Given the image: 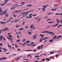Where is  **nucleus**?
Wrapping results in <instances>:
<instances>
[{
  "label": "nucleus",
  "mask_w": 62,
  "mask_h": 62,
  "mask_svg": "<svg viewBox=\"0 0 62 62\" xmlns=\"http://www.w3.org/2000/svg\"><path fill=\"white\" fill-rule=\"evenodd\" d=\"M48 5H43L42 6V7L43 8H42V11H45V8H46V7H48Z\"/></svg>",
  "instance_id": "obj_1"
},
{
  "label": "nucleus",
  "mask_w": 62,
  "mask_h": 62,
  "mask_svg": "<svg viewBox=\"0 0 62 62\" xmlns=\"http://www.w3.org/2000/svg\"><path fill=\"white\" fill-rule=\"evenodd\" d=\"M34 10H31L30 11H29L28 12H25V14H27V13H28V14L29 13V12H32V11H34Z\"/></svg>",
  "instance_id": "obj_2"
},
{
  "label": "nucleus",
  "mask_w": 62,
  "mask_h": 62,
  "mask_svg": "<svg viewBox=\"0 0 62 62\" xmlns=\"http://www.w3.org/2000/svg\"><path fill=\"white\" fill-rule=\"evenodd\" d=\"M58 25V23H57L56 25H51V27H56Z\"/></svg>",
  "instance_id": "obj_3"
},
{
  "label": "nucleus",
  "mask_w": 62,
  "mask_h": 62,
  "mask_svg": "<svg viewBox=\"0 0 62 62\" xmlns=\"http://www.w3.org/2000/svg\"><path fill=\"white\" fill-rule=\"evenodd\" d=\"M5 28H6L5 29H3L2 30H1L2 31H6V30H9V29H8V28L7 27H6Z\"/></svg>",
  "instance_id": "obj_4"
},
{
  "label": "nucleus",
  "mask_w": 62,
  "mask_h": 62,
  "mask_svg": "<svg viewBox=\"0 0 62 62\" xmlns=\"http://www.w3.org/2000/svg\"><path fill=\"white\" fill-rule=\"evenodd\" d=\"M29 17L28 18V19H30H30H31V18H32V14H30L29 15Z\"/></svg>",
  "instance_id": "obj_5"
},
{
  "label": "nucleus",
  "mask_w": 62,
  "mask_h": 62,
  "mask_svg": "<svg viewBox=\"0 0 62 62\" xmlns=\"http://www.w3.org/2000/svg\"><path fill=\"white\" fill-rule=\"evenodd\" d=\"M57 37V36H54L53 37V39L54 40V39H55L56 38V37Z\"/></svg>",
  "instance_id": "obj_6"
},
{
  "label": "nucleus",
  "mask_w": 62,
  "mask_h": 62,
  "mask_svg": "<svg viewBox=\"0 0 62 62\" xmlns=\"http://www.w3.org/2000/svg\"><path fill=\"white\" fill-rule=\"evenodd\" d=\"M56 21L58 23H60V21H59V20H58V19H56Z\"/></svg>",
  "instance_id": "obj_7"
},
{
  "label": "nucleus",
  "mask_w": 62,
  "mask_h": 62,
  "mask_svg": "<svg viewBox=\"0 0 62 62\" xmlns=\"http://www.w3.org/2000/svg\"><path fill=\"white\" fill-rule=\"evenodd\" d=\"M19 11L18 10H16L14 11V13H18V12H19Z\"/></svg>",
  "instance_id": "obj_8"
},
{
  "label": "nucleus",
  "mask_w": 62,
  "mask_h": 62,
  "mask_svg": "<svg viewBox=\"0 0 62 62\" xmlns=\"http://www.w3.org/2000/svg\"><path fill=\"white\" fill-rule=\"evenodd\" d=\"M7 38L8 39H9V40H10V39L11 40H12V38H10L8 37Z\"/></svg>",
  "instance_id": "obj_9"
},
{
  "label": "nucleus",
  "mask_w": 62,
  "mask_h": 62,
  "mask_svg": "<svg viewBox=\"0 0 62 62\" xmlns=\"http://www.w3.org/2000/svg\"><path fill=\"white\" fill-rule=\"evenodd\" d=\"M26 42L27 43H30V41L27 40L26 41Z\"/></svg>",
  "instance_id": "obj_10"
},
{
  "label": "nucleus",
  "mask_w": 62,
  "mask_h": 62,
  "mask_svg": "<svg viewBox=\"0 0 62 62\" xmlns=\"http://www.w3.org/2000/svg\"><path fill=\"white\" fill-rule=\"evenodd\" d=\"M40 46H39L37 47V48L39 50L40 49Z\"/></svg>",
  "instance_id": "obj_11"
},
{
  "label": "nucleus",
  "mask_w": 62,
  "mask_h": 62,
  "mask_svg": "<svg viewBox=\"0 0 62 62\" xmlns=\"http://www.w3.org/2000/svg\"><path fill=\"white\" fill-rule=\"evenodd\" d=\"M7 11L6 10H5L4 11H3V12H2V13H4L5 14V13H7Z\"/></svg>",
  "instance_id": "obj_12"
},
{
  "label": "nucleus",
  "mask_w": 62,
  "mask_h": 62,
  "mask_svg": "<svg viewBox=\"0 0 62 62\" xmlns=\"http://www.w3.org/2000/svg\"><path fill=\"white\" fill-rule=\"evenodd\" d=\"M56 9H57V8H56L55 9H52L51 10L52 11H55V10H56Z\"/></svg>",
  "instance_id": "obj_13"
},
{
  "label": "nucleus",
  "mask_w": 62,
  "mask_h": 62,
  "mask_svg": "<svg viewBox=\"0 0 62 62\" xmlns=\"http://www.w3.org/2000/svg\"><path fill=\"white\" fill-rule=\"evenodd\" d=\"M49 39V37H46V38H44L42 39V40H45V39Z\"/></svg>",
  "instance_id": "obj_14"
},
{
  "label": "nucleus",
  "mask_w": 62,
  "mask_h": 62,
  "mask_svg": "<svg viewBox=\"0 0 62 62\" xmlns=\"http://www.w3.org/2000/svg\"><path fill=\"white\" fill-rule=\"evenodd\" d=\"M55 14V15H62V13H61V14L56 13Z\"/></svg>",
  "instance_id": "obj_15"
},
{
  "label": "nucleus",
  "mask_w": 62,
  "mask_h": 62,
  "mask_svg": "<svg viewBox=\"0 0 62 62\" xmlns=\"http://www.w3.org/2000/svg\"><path fill=\"white\" fill-rule=\"evenodd\" d=\"M0 23H1V24H5V22H0Z\"/></svg>",
  "instance_id": "obj_16"
},
{
  "label": "nucleus",
  "mask_w": 62,
  "mask_h": 62,
  "mask_svg": "<svg viewBox=\"0 0 62 62\" xmlns=\"http://www.w3.org/2000/svg\"><path fill=\"white\" fill-rule=\"evenodd\" d=\"M21 20L20 19L17 20H16L14 22V23H15V22H18V21H19V20Z\"/></svg>",
  "instance_id": "obj_17"
},
{
  "label": "nucleus",
  "mask_w": 62,
  "mask_h": 62,
  "mask_svg": "<svg viewBox=\"0 0 62 62\" xmlns=\"http://www.w3.org/2000/svg\"><path fill=\"white\" fill-rule=\"evenodd\" d=\"M25 28H26L27 29H28L29 28V27L27 26H26L25 27Z\"/></svg>",
  "instance_id": "obj_18"
},
{
  "label": "nucleus",
  "mask_w": 62,
  "mask_h": 62,
  "mask_svg": "<svg viewBox=\"0 0 62 62\" xmlns=\"http://www.w3.org/2000/svg\"><path fill=\"white\" fill-rule=\"evenodd\" d=\"M24 29V28H20L18 29V30H23V29Z\"/></svg>",
  "instance_id": "obj_19"
},
{
  "label": "nucleus",
  "mask_w": 62,
  "mask_h": 62,
  "mask_svg": "<svg viewBox=\"0 0 62 62\" xmlns=\"http://www.w3.org/2000/svg\"><path fill=\"white\" fill-rule=\"evenodd\" d=\"M33 26V24H31V25L30 26V28L31 29L32 28V27Z\"/></svg>",
  "instance_id": "obj_20"
},
{
  "label": "nucleus",
  "mask_w": 62,
  "mask_h": 62,
  "mask_svg": "<svg viewBox=\"0 0 62 62\" xmlns=\"http://www.w3.org/2000/svg\"><path fill=\"white\" fill-rule=\"evenodd\" d=\"M7 46L8 47H9V48H11V46L9 45V44H8Z\"/></svg>",
  "instance_id": "obj_21"
},
{
  "label": "nucleus",
  "mask_w": 62,
  "mask_h": 62,
  "mask_svg": "<svg viewBox=\"0 0 62 62\" xmlns=\"http://www.w3.org/2000/svg\"><path fill=\"white\" fill-rule=\"evenodd\" d=\"M61 38V36H58L57 37V38L56 39H59V38Z\"/></svg>",
  "instance_id": "obj_22"
},
{
  "label": "nucleus",
  "mask_w": 62,
  "mask_h": 62,
  "mask_svg": "<svg viewBox=\"0 0 62 62\" xmlns=\"http://www.w3.org/2000/svg\"><path fill=\"white\" fill-rule=\"evenodd\" d=\"M53 14V13H52L49 12L47 13V15H49L50 14Z\"/></svg>",
  "instance_id": "obj_23"
},
{
  "label": "nucleus",
  "mask_w": 62,
  "mask_h": 62,
  "mask_svg": "<svg viewBox=\"0 0 62 62\" xmlns=\"http://www.w3.org/2000/svg\"><path fill=\"white\" fill-rule=\"evenodd\" d=\"M3 60L4 59V60H6L7 59V58L6 57H4L2 58Z\"/></svg>",
  "instance_id": "obj_24"
},
{
  "label": "nucleus",
  "mask_w": 62,
  "mask_h": 62,
  "mask_svg": "<svg viewBox=\"0 0 62 62\" xmlns=\"http://www.w3.org/2000/svg\"><path fill=\"white\" fill-rule=\"evenodd\" d=\"M42 39H40L39 40V42H42Z\"/></svg>",
  "instance_id": "obj_25"
},
{
  "label": "nucleus",
  "mask_w": 62,
  "mask_h": 62,
  "mask_svg": "<svg viewBox=\"0 0 62 62\" xmlns=\"http://www.w3.org/2000/svg\"><path fill=\"white\" fill-rule=\"evenodd\" d=\"M30 51H33V50H26L25 51V52H29Z\"/></svg>",
  "instance_id": "obj_26"
},
{
  "label": "nucleus",
  "mask_w": 62,
  "mask_h": 62,
  "mask_svg": "<svg viewBox=\"0 0 62 62\" xmlns=\"http://www.w3.org/2000/svg\"><path fill=\"white\" fill-rule=\"evenodd\" d=\"M29 7H33V5L32 4H29Z\"/></svg>",
  "instance_id": "obj_27"
},
{
  "label": "nucleus",
  "mask_w": 62,
  "mask_h": 62,
  "mask_svg": "<svg viewBox=\"0 0 62 62\" xmlns=\"http://www.w3.org/2000/svg\"><path fill=\"white\" fill-rule=\"evenodd\" d=\"M54 52H50V54H54Z\"/></svg>",
  "instance_id": "obj_28"
},
{
  "label": "nucleus",
  "mask_w": 62,
  "mask_h": 62,
  "mask_svg": "<svg viewBox=\"0 0 62 62\" xmlns=\"http://www.w3.org/2000/svg\"><path fill=\"white\" fill-rule=\"evenodd\" d=\"M46 33V31H44L41 32V33Z\"/></svg>",
  "instance_id": "obj_29"
},
{
  "label": "nucleus",
  "mask_w": 62,
  "mask_h": 62,
  "mask_svg": "<svg viewBox=\"0 0 62 62\" xmlns=\"http://www.w3.org/2000/svg\"><path fill=\"white\" fill-rule=\"evenodd\" d=\"M53 41V39L50 40H49V41L50 42H52V41Z\"/></svg>",
  "instance_id": "obj_30"
},
{
  "label": "nucleus",
  "mask_w": 62,
  "mask_h": 62,
  "mask_svg": "<svg viewBox=\"0 0 62 62\" xmlns=\"http://www.w3.org/2000/svg\"><path fill=\"white\" fill-rule=\"evenodd\" d=\"M62 26V25H60L58 26L57 27V28H59V27H60V26Z\"/></svg>",
  "instance_id": "obj_31"
},
{
  "label": "nucleus",
  "mask_w": 62,
  "mask_h": 62,
  "mask_svg": "<svg viewBox=\"0 0 62 62\" xmlns=\"http://www.w3.org/2000/svg\"><path fill=\"white\" fill-rule=\"evenodd\" d=\"M21 4H23V5L25 4V3L23 2H22L21 3Z\"/></svg>",
  "instance_id": "obj_32"
},
{
  "label": "nucleus",
  "mask_w": 62,
  "mask_h": 62,
  "mask_svg": "<svg viewBox=\"0 0 62 62\" xmlns=\"http://www.w3.org/2000/svg\"><path fill=\"white\" fill-rule=\"evenodd\" d=\"M20 40L18 39L16 41V42H20Z\"/></svg>",
  "instance_id": "obj_33"
},
{
  "label": "nucleus",
  "mask_w": 62,
  "mask_h": 62,
  "mask_svg": "<svg viewBox=\"0 0 62 62\" xmlns=\"http://www.w3.org/2000/svg\"><path fill=\"white\" fill-rule=\"evenodd\" d=\"M34 57H35L37 58L38 57H39V55L35 56H34Z\"/></svg>",
  "instance_id": "obj_34"
},
{
  "label": "nucleus",
  "mask_w": 62,
  "mask_h": 62,
  "mask_svg": "<svg viewBox=\"0 0 62 62\" xmlns=\"http://www.w3.org/2000/svg\"><path fill=\"white\" fill-rule=\"evenodd\" d=\"M41 19V18H40L38 20V22H39Z\"/></svg>",
  "instance_id": "obj_35"
},
{
  "label": "nucleus",
  "mask_w": 62,
  "mask_h": 62,
  "mask_svg": "<svg viewBox=\"0 0 62 62\" xmlns=\"http://www.w3.org/2000/svg\"><path fill=\"white\" fill-rule=\"evenodd\" d=\"M10 19L9 20V21H10V20H12V18H13V17H10Z\"/></svg>",
  "instance_id": "obj_36"
},
{
  "label": "nucleus",
  "mask_w": 62,
  "mask_h": 62,
  "mask_svg": "<svg viewBox=\"0 0 62 62\" xmlns=\"http://www.w3.org/2000/svg\"><path fill=\"white\" fill-rule=\"evenodd\" d=\"M3 46V44L2 43H0V46Z\"/></svg>",
  "instance_id": "obj_37"
},
{
  "label": "nucleus",
  "mask_w": 62,
  "mask_h": 62,
  "mask_svg": "<svg viewBox=\"0 0 62 62\" xmlns=\"http://www.w3.org/2000/svg\"><path fill=\"white\" fill-rule=\"evenodd\" d=\"M16 8V7H14L13 8H11V9L12 10V9H14V8Z\"/></svg>",
  "instance_id": "obj_38"
},
{
  "label": "nucleus",
  "mask_w": 62,
  "mask_h": 62,
  "mask_svg": "<svg viewBox=\"0 0 62 62\" xmlns=\"http://www.w3.org/2000/svg\"><path fill=\"white\" fill-rule=\"evenodd\" d=\"M28 34H29L30 35H32V33H31V32H29L28 33Z\"/></svg>",
  "instance_id": "obj_39"
},
{
  "label": "nucleus",
  "mask_w": 62,
  "mask_h": 62,
  "mask_svg": "<svg viewBox=\"0 0 62 62\" xmlns=\"http://www.w3.org/2000/svg\"><path fill=\"white\" fill-rule=\"evenodd\" d=\"M3 40H4V41H6V39H5V38L4 37H3Z\"/></svg>",
  "instance_id": "obj_40"
},
{
  "label": "nucleus",
  "mask_w": 62,
  "mask_h": 62,
  "mask_svg": "<svg viewBox=\"0 0 62 62\" xmlns=\"http://www.w3.org/2000/svg\"><path fill=\"white\" fill-rule=\"evenodd\" d=\"M55 55L56 56V58H57L58 57V54H56Z\"/></svg>",
  "instance_id": "obj_41"
},
{
  "label": "nucleus",
  "mask_w": 62,
  "mask_h": 62,
  "mask_svg": "<svg viewBox=\"0 0 62 62\" xmlns=\"http://www.w3.org/2000/svg\"><path fill=\"white\" fill-rule=\"evenodd\" d=\"M3 38V35H1L0 36V38Z\"/></svg>",
  "instance_id": "obj_42"
},
{
  "label": "nucleus",
  "mask_w": 62,
  "mask_h": 62,
  "mask_svg": "<svg viewBox=\"0 0 62 62\" xmlns=\"http://www.w3.org/2000/svg\"><path fill=\"white\" fill-rule=\"evenodd\" d=\"M27 9H28V8L26 9H25L23 10L22 11H24V10H27Z\"/></svg>",
  "instance_id": "obj_43"
},
{
  "label": "nucleus",
  "mask_w": 62,
  "mask_h": 62,
  "mask_svg": "<svg viewBox=\"0 0 62 62\" xmlns=\"http://www.w3.org/2000/svg\"><path fill=\"white\" fill-rule=\"evenodd\" d=\"M3 49L4 50V51H7V50L6 49H5V48H3Z\"/></svg>",
  "instance_id": "obj_44"
},
{
  "label": "nucleus",
  "mask_w": 62,
  "mask_h": 62,
  "mask_svg": "<svg viewBox=\"0 0 62 62\" xmlns=\"http://www.w3.org/2000/svg\"><path fill=\"white\" fill-rule=\"evenodd\" d=\"M15 27H16V28H18V27H19V26H18V25H16Z\"/></svg>",
  "instance_id": "obj_45"
},
{
  "label": "nucleus",
  "mask_w": 62,
  "mask_h": 62,
  "mask_svg": "<svg viewBox=\"0 0 62 62\" xmlns=\"http://www.w3.org/2000/svg\"><path fill=\"white\" fill-rule=\"evenodd\" d=\"M44 36V35L43 34H42V36L41 37V39H43V37Z\"/></svg>",
  "instance_id": "obj_46"
},
{
  "label": "nucleus",
  "mask_w": 62,
  "mask_h": 62,
  "mask_svg": "<svg viewBox=\"0 0 62 62\" xmlns=\"http://www.w3.org/2000/svg\"><path fill=\"white\" fill-rule=\"evenodd\" d=\"M46 33H48V34H49V32L48 31H46Z\"/></svg>",
  "instance_id": "obj_47"
},
{
  "label": "nucleus",
  "mask_w": 62,
  "mask_h": 62,
  "mask_svg": "<svg viewBox=\"0 0 62 62\" xmlns=\"http://www.w3.org/2000/svg\"><path fill=\"white\" fill-rule=\"evenodd\" d=\"M37 15H34V14H33L32 15V16H34V17L35 16H37Z\"/></svg>",
  "instance_id": "obj_48"
},
{
  "label": "nucleus",
  "mask_w": 62,
  "mask_h": 62,
  "mask_svg": "<svg viewBox=\"0 0 62 62\" xmlns=\"http://www.w3.org/2000/svg\"><path fill=\"white\" fill-rule=\"evenodd\" d=\"M17 51H21V50L19 48H18L17 49Z\"/></svg>",
  "instance_id": "obj_49"
},
{
  "label": "nucleus",
  "mask_w": 62,
  "mask_h": 62,
  "mask_svg": "<svg viewBox=\"0 0 62 62\" xmlns=\"http://www.w3.org/2000/svg\"><path fill=\"white\" fill-rule=\"evenodd\" d=\"M9 38H12V36L11 35H9Z\"/></svg>",
  "instance_id": "obj_50"
},
{
  "label": "nucleus",
  "mask_w": 62,
  "mask_h": 62,
  "mask_svg": "<svg viewBox=\"0 0 62 62\" xmlns=\"http://www.w3.org/2000/svg\"><path fill=\"white\" fill-rule=\"evenodd\" d=\"M15 46L16 47V48H18V46H17V45L16 44H15Z\"/></svg>",
  "instance_id": "obj_51"
},
{
  "label": "nucleus",
  "mask_w": 62,
  "mask_h": 62,
  "mask_svg": "<svg viewBox=\"0 0 62 62\" xmlns=\"http://www.w3.org/2000/svg\"><path fill=\"white\" fill-rule=\"evenodd\" d=\"M31 44V45H33V44H34V42H31V43H30Z\"/></svg>",
  "instance_id": "obj_52"
},
{
  "label": "nucleus",
  "mask_w": 62,
  "mask_h": 62,
  "mask_svg": "<svg viewBox=\"0 0 62 62\" xmlns=\"http://www.w3.org/2000/svg\"><path fill=\"white\" fill-rule=\"evenodd\" d=\"M27 46H29V45H30V46H31V45L29 44H27Z\"/></svg>",
  "instance_id": "obj_53"
},
{
  "label": "nucleus",
  "mask_w": 62,
  "mask_h": 62,
  "mask_svg": "<svg viewBox=\"0 0 62 62\" xmlns=\"http://www.w3.org/2000/svg\"><path fill=\"white\" fill-rule=\"evenodd\" d=\"M19 35H17V39H19Z\"/></svg>",
  "instance_id": "obj_54"
},
{
  "label": "nucleus",
  "mask_w": 62,
  "mask_h": 62,
  "mask_svg": "<svg viewBox=\"0 0 62 62\" xmlns=\"http://www.w3.org/2000/svg\"><path fill=\"white\" fill-rule=\"evenodd\" d=\"M0 5H1V6H4L5 5V4L4 3L3 4H0Z\"/></svg>",
  "instance_id": "obj_55"
},
{
  "label": "nucleus",
  "mask_w": 62,
  "mask_h": 62,
  "mask_svg": "<svg viewBox=\"0 0 62 62\" xmlns=\"http://www.w3.org/2000/svg\"><path fill=\"white\" fill-rule=\"evenodd\" d=\"M36 45L35 44H34L32 46H36Z\"/></svg>",
  "instance_id": "obj_56"
},
{
  "label": "nucleus",
  "mask_w": 62,
  "mask_h": 62,
  "mask_svg": "<svg viewBox=\"0 0 62 62\" xmlns=\"http://www.w3.org/2000/svg\"><path fill=\"white\" fill-rule=\"evenodd\" d=\"M36 51H37L36 49H35L33 51V52H36Z\"/></svg>",
  "instance_id": "obj_57"
},
{
  "label": "nucleus",
  "mask_w": 62,
  "mask_h": 62,
  "mask_svg": "<svg viewBox=\"0 0 62 62\" xmlns=\"http://www.w3.org/2000/svg\"><path fill=\"white\" fill-rule=\"evenodd\" d=\"M16 35L19 34V32H16Z\"/></svg>",
  "instance_id": "obj_58"
},
{
  "label": "nucleus",
  "mask_w": 62,
  "mask_h": 62,
  "mask_svg": "<svg viewBox=\"0 0 62 62\" xmlns=\"http://www.w3.org/2000/svg\"><path fill=\"white\" fill-rule=\"evenodd\" d=\"M8 14H6L5 15V16H8Z\"/></svg>",
  "instance_id": "obj_59"
},
{
  "label": "nucleus",
  "mask_w": 62,
  "mask_h": 62,
  "mask_svg": "<svg viewBox=\"0 0 62 62\" xmlns=\"http://www.w3.org/2000/svg\"><path fill=\"white\" fill-rule=\"evenodd\" d=\"M53 32H49V34H51L52 33H53Z\"/></svg>",
  "instance_id": "obj_60"
},
{
  "label": "nucleus",
  "mask_w": 62,
  "mask_h": 62,
  "mask_svg": "<svg viewBox=\"0 0 62 62\" xmlns=\"http://www.w3.org/2000/svg\"><path fill=\"white\" fill-rule=\"evenodd\" d=\"M13 16L14 17H16V16L15 15H13Z\"/></svg>",
  "instance_id": "obj_61"
},
{
  "label": "nucleus",
  "mask_w": 62,
  "mask_h": 62,
  "mask_svg": "<svg viewBox=\"0 0 62 62\" xmlns=\"http://www.w3.org/2000/svg\"><path fill=\"white\" fill-rule=\"evenodd\" d=\"M47 39H46L45 41H44V42H46V41H47Z\"/></svg>",
  "instance_id": "obj_62"
},
{
  "label": "nucleus",
  "mask_w": 62,
  "mask_h": 62,
  "mask_svg": "<svg viewBox=\"0 0 62 62\" xmlns=\"http://www.w3.org/2000/svg\"><path fill=\"white\" fill-rule=\"evenodd\" d=\"M28 14V13H27V14H26L25 16H23V17H25V16H27V15Z\"/></svg>",
  "instance_id": "obj_63"
},
{
  "label": "nucleus",
  "mask_w": 62,
  "mask_h": 62,
  "mask_svg": "<svg viewBox=\"0 0 62 62\" xmlns=\"http://www.w3.org/2000/svg\"><path fill=\"white\" fill-rule=\"evenodd\" d=\"M60 22L62 24V20H61Z\"/></svg>",
  "instance_id": "obj_64"
}]
</instances>
